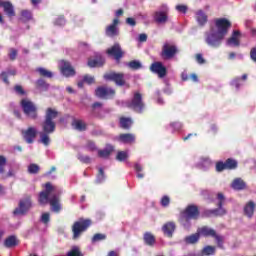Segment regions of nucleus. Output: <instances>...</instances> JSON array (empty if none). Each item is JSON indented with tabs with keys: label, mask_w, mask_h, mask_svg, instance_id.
Listing matches in <instances>:
<instances>
[{
	"label": "nucleus",
	"mask_w": 256,
	"mask_h": 256,
	"mask_svg": "<svg viewBox=\"0 0 256 256\" xmlns=\"http://www.w3.org/2000/svg\"><path fill=\"white\" fill-rule=\"evenodd\" d=\"M138 41L140 43H145L147 41V34H145V33L140 34L138 37Z\"/></svg>",
	"instance_id": "nucleus-62"
},
{
	"label": "nucleus",
	"mask_w": 256,
	"mask_h": 256,
	"mask_svg": "<svg viewBox=\"0 0 256 256\" xmlns=\"http://www.w3.org/2000/svg\"><path fill=\"white\" fill-rule=\"evenodd\" d=\"M152 73H156L160 79H163L167 75V68L163 65L162 62H154L150 66Z\"/></svg>",
	"instance_id": "nucleus-19"
},
{
	"label": "nucleus",
	"mask_w": 256,
	"mask_h": 256,
	"mask_svg": "<svg viewBox=\"0 0 256 256\" xmlns=\"http://www.w3.org/2000/svg\"><path fill=\"white\" fill-rule=\"evenodd\" d=\"M197 231L201 237H212L213 239H215L219 249H224L223 243H225V238H223V236L217 234V231H215V229H213L209 226H202V227L198 228Z\"/></svg>",
	"instance_id": "nucleus-5"
},
{
	"label": "nucleus",
	"mask_w": 256,
	"mask_h": 256,
	"mask_svg": "<svg viewBox=\"0 0 256 256\" xmlns=\"http://www.w3.org/2000/svg\"><path fill=\"white\" fill-rule=\"evenodd\" d=\"M17 75L16 69H7V71H3L0 74V77L6 85H9V76L15 77Z\"/></svg>",
	"instance_id": "nucleus-26"
},
{
	"label": "nucleus",
	"mask_w": 256,
	"mask_h": 256,
	"mask_svg": "<svg viewBox=\"0 0 256 256\" xmlns=\"http://www.w3.org/2000/svg\"><path fill=\"white\" fill-rule=\"evenodd\" d=\"M86 149H88V151H97V145H95L93 141L88 140L86 143Z\"/></svg>",
	"instance_id": "nucleus-53"
},
{
	"label": "nucleus",
	"mask_w": 256,
	"mask_h": 256,
	"mask_svg": "<svg viewBox=\"0 0 256 256\" xmlns=\"http://www.w3.org/2000/svg\"><path fill=\"white\" fill-rule=\"evenodd\" d=\"M223 39H225V36H222L219 32H212L206 35L205 41L209 47L218 49V47H221Z\"/></svg>",
	"instance_id": "nucleus-12"
},
{
	"label": "nucleus",
	"mask_w": 256,
	"mask_h": 256,
	"mask_svg": "<svg viewBox=\"0 0 256 256\" xmlns=\"http://www.w3.org/2000/svg\"><path fill=\"white\" fill-rule=\"evenodd\" d=\"M119 124L121 129L129 130L131 129V125H133V120L127 117H120Z\"/></svg>",
	"instance_id": "nucleus-32"
},
{
	"label": "nucleus",
	"mask_w": 256,
	"mask_h": 256,
	"mask_svg": "<svg viewBox=\"0 0 256 256\" xmlns=\"http://www.w3.org/2000/svg\"><path fill=\"white\" fill-rule=\"evenodd\" d=\"M57 117H59V111L53 108L46 109L44 120L41 123L42 131L39 132V143H42L45 147H49L51 144V138L49 136L53 135L57 129V123H55Z\"/></svg>",
	"instance_id": "nucleus-1"
},
{
	"label": "nucleus",
	"mask_w": 256,
	"mask_h": 256,
	"mask_svg": "<svg viewBox=\"0 0 256 256\" xmlns=\"http://www.w3.org/2000/svg\"><path fill=\"white\" fill-rule=\"evenodd\" d=\"M199 215H201V212L199 211V206L194 204H189L180 213V219L181 221H185L186 223H189V221L191 220L197 221V219H199Z\"/></svg>",
	"instance_id": "nucleus-6"
},
{
	"label": "nucleus",
	"mask_w": 256,
	"mask_h": 256,
	"mask_svg": "<svg viewBox=\"0 0 256 256\" xmlns=\"http://www.w3.org/2000/svg\"><path fill=\"white\" fill-rule=\"evenodd\" d=\"M107 239V235L101 234V233H96L92 237V243H97V241H105Z\"/></svg>",
	"instance_id": "nucleus-45"
},
{
	"label": "nucleus",
	"mask_w": 256,
	"mask_h": 256,
	"mask_svg": "<svg viewBox=\"0 0 256 256\" xmlns=\"http://www.w3.org/2000/svg\"><path fill=\"white\" fill-rule=\"evenodd\" d=\"M196 21H198V24L201 27H203V25H205L208 21L207 14H205V12H203V10H199L196 13Z\"/></svg>",
	"instance_id": "nucleus-33"
},
{
	"label": "nucleus",
	"mask_w": 256,
	"mask_h": 256,
	"mask_svg": "<svg viewBox=\"0 0 256 256\" xmlns=\"http://www.w3.org/2000/svg\"><path fill=\"white\" fill-rule=\"evenodd\" d=\"M169 203H171V198H169V196H163L160 200V205L162 207H169Z\"/></svg>",
	"instance_id": "nucleus-51"
},
{
	"label": "nucleus",
	"mask_w": 256,
	"mask_h": 256,
	"mask_svg": "<svg viewBox=\"0 0 256 256\" xmlns=\"http://www.w3.org/2000/svg\"><path fill=\"white\" fill-rule=\"evenodd\" d=\"M83 79H84V83H87L88 85H93V83H95V78L93 76L86 74L84 75Z\"/></svg>",
	"instance_id": "nucleus-55"
},
{
	"label": "nucleus",
	"mask_w": 256,
	"mask_h": 256,
	"mask_svg": "<svg viewBox=\"0 0 256 256\" xmlns=\"http://www.w3.org/2000/svg\"><path fill=\"white\" fill-rule=\"evenodd\" d=\"M60 71L64 77H73L75 76V68L71 66V63L66 60L60 62Z\"/></svg>",
	"instance_id": "nucleus-18"
},
{
	"label": "nucleus",
	"mask_w": 256,
	"mask_h": 256,
	"mask_svg": "<svg viewBox=\"0 0 256 256\" xmlns=\"http://www.w3.org/2000/svg\"><path fill=\"white\" fill-rule=\"evenodd\" d=\"M93 225L91 219L79 218V220L75 221L72 225V239L77 240L89 227Z\"/></svg>",
	"instance_id": "nucleus-3"
},
{
	"label": "nucleus",
	"mask_w": 256,
	"mask_h": 256,
	"mask_svg": "<svg viewBox=\"0 0 256 256\" xmlns=\"http://www.w3.org/2000/svg\"><path fill=\"white\" fill-rule=\"evenodd\" d=\"M136 139L137 138L135 134H131V133H123L118 136V141L120 143H124L125 145H133Z\"/></svg>",
	"instance_id": "nucleus-23"
},
{
	"label": "nucleus",
	"mask_w": 256,
	"mask_h": 256,
	"mask_svg": "<svg viewBox=\"0 0 256 256\" xmlns=\"http://www.w3.org/2000/svg\"><path fill=\"white\" fill-rule=\"evenodd\" d=\"M128 67L133 71H138V69H141L142 65L141 62L137 60H132L128 63Z\"/></svg>",
	"instance_id": "nucleus-44"
},
{
	"label": "nucleus",
	"mask_w": 256,
	"mask_h": 256,
	"mask_svg": "<svg viewBox=\"0 0 256 256\" xmlns=\"http://www.w3.org/2000/svg\"><path fill=\"white\" fill-rule=\"evenodd\" d=\"M103 181H105V171L103 170V168H99L97 178H96V182L97 183H103Z\"/></svg>",
	"instance_id": "nucleus-46"
},
{
	"label": "nucleus",
	"mask_w": 256,
	"mask_h": 256,
	"mask_svg": "<svg viewBox=\"0 0 256 256\" xmlns=\"http://www.w3.org/2000/svg\"><path fill=\"white\" fill-rule=\"evenodd\" d=\"M96 97L100 99H111L115 97V89L106 86H100L95 90Z\"/></svg>",
	"instance_id": "nucleus-16"
},
{
	"label": "nucleus",
	"mask_w": 256,
	"mask_h": 256,
	"mask_svg": "<svg viewBox=\"0 0 256 256\" xmlns=\"http://www.w3.org/2000/svg\"><path fill=\"white\" fill-rule=\"evenodd\" d=\"M22 137L24 141L28 143V145H31L35 142V139H37V128L30 126L26 130H22Z\"/></svg>",
	"instance_id": "nucleus-15"
},
{
	"label": "nucleus",
	"mask_w": 256,
	"mask_h": 256,
	"mask_svg": "<svg viewBox=\"0 0 256 256\" xmlns=\"http://www.w3.org/2000/svg\"><path fill=\"white\" fill-rule=\"evenodd\" d=\"M127 159H129V154L126 151H118L116 155L117 161L123 162L127 161Z\"/></svg>",
	"instance_id": "nucleus-43"
},
{
	"label": "nucleus",
	"mask_w": 256,
	"mask_h": 256,
	"mask_svg": "<svg viewBox=\"0 0 256 256\" xmlns=\"http://www.w3.org/2000/svg\"><path fill=\"white\" fill-rule=\"evenodd\" d=\"M227 45L230 47H239L241 45V32L239 30H234L232 35L227 40Z\"/></svg>",
	"instance_id": "nucleus-21"
},
{
	"label": "nucleus",
	"mask_w": 256,
	"mask_h": 256,
	"mask_svg": "<svg viewBox=\"0 0 256 256\" xmlns=\"http://www.w3.org/2000/svg\"><path fill=\"white\" fill-rule=\"evenodd\" d=\"M19 243L17 242V237L15 236H9L4 241V246L8 249H11V247H17Z\"/></svg>",
	"instance_id": "nucleus-39"
},
{
	"label": "nucleus",
	"mask_w": 256,
	"mask_h": 256,
	"mask_svg": "<svg viewBox=\"0 0 256 256\" xmlns=\"http://www.w3.org/2000/svg\"><path fill=\"white\" fill-rule=\"evenodd\" d=\"M255 207H256L255 202L249 201L244 206V215H246V217H249L251 219V217H253L255 213Z\"/></svg>",
	"instance_id": "nucleus-30"
},
{
	"label": "nucleus",
	"mask_w": 256,
	"mask_h": 256,
	"mask_svg": "<svg viewBox=\"0 0 256 256\" xmlns=\"http://www.w3.org/2000/svg\"><path fill=\"white\" fill-rule=\"evenodd\" d=\"M103 107V103L101 102H94L92 104V109H101Z\"/></svg>",
	"instance_id": "nucleus-63"
},
{
	"label": "nucleus",
	"mask_w": 256,
	"mask_h": 256,
	"mask_svg": "<svg viewBox=\"0 0 256 256\" xmlns=\"http://www.w3.org/2000/svg\"><path fill=\"white\" fill-rule=\"evenodd\" d=\"M126 23L127 25H130V27H135V25H137V21H135V18H127L126 19Z\"/></svg>",
	"instance_id": "nucleus-58"
},
{
	"label": "nucleus",
	"mask_w": 256,
	"mask_h": 256,
	"mask_svg": "<svg viewBox=\"0 0 256 256\" xmlns=\"http://www.w3.org/2000/svg\"><path fill=\"white\" fill-rule=\"evenodd\" d=\"M175 229H177L175 222H167L162 227V231L164 235H166V237H173V233H175Z\"/></svg>",
	"instance_id": "nucleus-24"
},
{
	"label": "nucleus",
	"mask_w": 256,
	"mask_h": 256,
	"mask_svg": "<svg viewBox=\"0 0 256 256\" xmlns=\"http://www.w3.org/2000/svg\"><path fill=\"white\" fill-rule=\"evenodd\" d=\"M7 165V158L5 156L0 155V173H5L4 166Z\"/></svg>",
	"instance_id": "nucleus-50"
},
{
	"label": "nucleus",
	"mask_w": 256,
	"mask_h": 256,
	"mask_svg": "<svg viewBox=\"0 0 256 256\" xmlns=\"http://www.w3.org/2000/svg\"><path fill=\"white\" fill-rule=\"evenodd\" d=\"M39 171H41V167H39V165H37V164H30L28 166V173L30 175H37V173H39Z\"/></svg>",
	"instance_id": "nucleus-42"
},
{
	"label": "nucleus",
	"mask_w": 256,
	"mask_h": 256,
	"mask_svg": "<svg viewBox=\"0 0 256 256\" xmlns=\"http://www.w3.org/2000/svg\"><path fill=\"white\" fill-rule=\"evenodd\" d=\"M177 53H179V48L177 47V45L171 42H165L162 46L160 57L164 61H169L173 59L177 55Z\"/></svg>",
	"instance_id": "nucleus-7"
},
{
	"label": "nucleus",
	"mask_w": 256,
	"mask_h": 256,
	"mask_svg": "<svg viewBox=\"0 0 256 256\" xmlns=\"http://www.w3.org/2000/svg\"><path fill=\"white\" fill-rule=\"evenodd\" d=\"M144 243L149 247H153L155 245V236L151 234V232H145L144 236Z\"/></svg>",
	"instance_id": "nucleus-37"
},
{
	"label": "nucleus",
	"mask_w": 256,
	"mask_h": 256,
	"mask_svg": "<svg viewBox=\"0 0 256 256\" xmlns=\"http://www.w3.org/2000/svg\"><path fill=\"white\" fill-rule=\"evenodd\" d=\"M105 81H113L117 87H129L127 81H125V74L123 72H108L104 74Z\"/></svg>",
	"instance_id": "nucleus-9"
},
{
	"label": "nucleus",
	"mask_w": 256,
	"mask_h": 256,
	"mask_svg": "<svg viewBox=\"0 0 256 256\" xmlns=\"http://www.w3.org/2000/svg\"><path fill=\"white\" fill-rule=\"evenodd\" d=\"M154 21L158 23L159 25H165L167 21H169V11L167 9L165 10H159L154 13Z\"/></svg>",
	"instance_id": "nucleus-20"
},
{
	"label": "nucleus",
	"mask_w": 256,
	"mask_h": 256,
	"mask_svg": "<svg viewBox=\"0 0 256 256\" xmlns=\"http://www.w3.org/2000/svg\"><path fill=\"white\" fill-rule=\"evenodd\" d=\"M119 25V18H115L113 23L106 27V35L108 37H117L119 35V29L117 26Z\"/></svg>",
	"instance_id": "nucleus-22"
},
{
	"label": "nucleus",
	"mask_w": 256,
	"mask_h": 256,
	"mask_svg": "<svg viewBox=\"0 0 256 256\" xmlns=\"http://www.w3.org/2000/svg\"><path fill=\"white\" fill-rule=\"evenodd\" d=\"M230 85L232 87H235V89H239L241 87V85H243V84H241V78H234L231 81Z\"/></svg>",
	"instance_id": "nucleus-54"
},
{
	"label": "nucleus",
	"mask_w": 256,
	"mask_h": 256,
	"mask_svg": "<svg viewBox=\"0 0 256 256\" xmlns=\"http://www.w3.org/2000/svg\"><path fill=\"white\" fill-rule=\"evenodd\" d=\"M31 207V196H26L25 198L20 200L19 205L17 208L14 209L13 214L19 216L27 215Z\"/></svg>",
	"instance_id": "nucleus-11"
},
{
	"label": "nucleus",
	"mask_w": 256,
	"mask_h": 256,
	"mask_svg": "<svg viewBox=\"0 0 256 256\" xmlns=\"http://www.w3.org/2000/svg\"><path fill=\"white\" fill-rule=\"evenodd\" d=\"M232 189L235 191H243L247 187V184H245V181L241 178H236L233 180L231 184Z\"/></svg>",
	"instance_id": "nucleus-31"
},
{
	"label": "nucleus",
	"mask_w": 256,
	"mask_h": 256,
	"mask_svg": "<svg viewBox=\"0 0 256 256\" xmlns=\"http://www.w3.org/2000/svg\"><path fill=\"white\" fill-rule=\"evenodd\" d=\"M106 53L110 57H113L116 61H121V59H123V55H125V52H123V49H121V45H119V43H116L107 49Z\"/></svg>",
	"instance_id": "nucleus-17"
},
{
	"label": "nucleus",
	"mask_w": 256,
	"mask_h": 256,
	"mask_svg": "<svg viewBox=\"0 0 256 256\" xmlns=\"http://www.w3.org/2000/svg\"><path fill=\"white\" fill-rule=\"evenodd\" d=\"M14 91L17 95H20L21 97L27 95V92H25V89H23V86L19 84L14 86Z\"/></svg>",
	"instance_id": "nucleus-48"
},
{
	"label": "nucleus",
	"mask_w": 256,
	"mask_h": 256,
	"mask_svg": "<svg viewBox=\"0 0 256 256\" xmlns=\"http://www.w3.org/2000/svg\"><path fill=\"white\" fill-rule=\"evenodd\" d=\"M214 25L217 29L216 33L224 37L229 33V29L232 27L231 22L227 18H216L214 20Z\"/></svg>",
	"instance_id": "nucleus-10"
},
{
	"label": "nucleus",
	"mask_w": 256,
	"mask_h": 256,
	"mask_svg": "<svg viewBox=\"0 0 256 256\" xmlns=\"http://www.w3.org/2000/svg\"><path fill=\"white\" fill-rule=\"evenodd\" d=\"M55 25H65V17L59 16L55 21Z\"/></svg>",
	"instance_id": "nucleus-60"
},
{
	"label": "nucleus",
	"mask_w": 256,
	"mask_h": 256,
	"mask_svg": "<svg viewBox=\"0 0 256 256\" xmlns=\"http://www.w3.org/2000/svg\"><path fill=\"white\" fill-rule=\"evenodd\" d=\"M176 9L179 11V13H187V6L185 5H177Z\"/></svg>",
	"instance_id": "nucleus-61"
},
{
	"label": "nucleus",
	"mask_w": 256,
	"mask_h": 256,
	"mask_svg": "<svg viewBox=\"0 0 256 256\" xmlns=\"http://www.w3.org/2000/svg\"><path fill=\"white\" fill-rule=\"evenodd\" d=\"M127 107L135 111V113H143L145 111V103L143 102V95L135 92L133 98L127 103Z\"/></svg>",
	"instance_id": "nucleus-8"
},
{
	"label": "nucleus",
	"mask_w": 256,
	"mask_h": 256,
	"mask_svg": "<svg viewBox=\"0 0 256 256\" xmlns=\"http://www.w3.org/2000/svg\"><path fill=\"white\" fill-rule=\"evenodd\" d=\"M33 18V15L31 14V11L28 10H22L21 11V21H24L26 23L27 21H31Z\"/></svg>",
	"instance_id": "nucleus-41"
},
{
	"label": "nucleus",
	"mask_w": 256,
	"mask_h": 256,
	"mask_svg": "<svg viewBox=\"0 0 256 256\" xmlns=\"http://www.w3.org/2000/svg\"><path fill=\"white\" fill-rule=\"evenodd\" d=\"M35 87L36 89H41V91H49V83L43 78L36 80Z\"/></svg>",
	"instance_id": "nucleus-36"
},
{
	"label": "nucleus",
	"mask_w": 256,
	"mask_h": 256,
	"mask_svg": "<svg viewBox=\"0 0 256 256\" xmlns=\"http://www.w3.org/2000/svg\"><path fill=\"white\" fill-rule=\"evenodd\" d=\"M51 221V215L49 212L43 213L41 216V222L44 223V225H47Z\"/></svg>",
	"instance_id": "nucleus-52"
},
{
	"label": "nucleus",
	"mask_w": 256,
	"mask_h": 256,
	"mask_svg": "<svg viewBox=\"0 0 256 256\" xmlns=\"http://www.w3.org/2000/svg\"><path fill=\"white\" fill-rule=\"evenodd\" d=\"M250 59L254 63H256V48L255 47L250 50Z\"/></svg>",
	"instance_id": "nucleus-59"
},
{
	"label": "nucleus",
	"mask_w": 256,
	"mask_h": 256,
	"mask_svg": "<svg viewBox=\"0 0 256 256\" xmlns=\"http://www.w3.org/2000/svg\"><path fill=\"white\" fill-rule=\"evenodd\" d=\"M113 151H115V148L112 145H107L105 149L98 150V157L101 159H109Z\"/></svg>",
	"instance_id": "nucleus-28"
},
{
	"label": "nucleus",
	"mask_w": 256,
	"mask_h": 256,
	"mask_svg": "<svg viewBox=\"0 0 256 256\" xmlns=\"http://www.w3.org/2000/svg\"><path fill=\"white\" fill-rule=\"evenodd\" d=\"M66 256H84L81 252L79 246H72L71 249L67 252Z\"/></svg>",
	"instance_id": "nucleus-40"
},
{
	"label": "nucleus",
	"mask_w": 256,
	"mask_h": 256,
	"mask_svg": "<svg viewBox=\"0 0 256 256\" xmlns=\"http://www.w3.org/2000/svg\"><path fill=\"white\" fill-rule=\"evenodd\" d=\"M2 7L8 17H15V9L13 8V4H11V2L2 1Z\"/></svg>",
	"instance_id": "nucleus-29"
},
{
	"label": "nucleus",
	"mask_w": 256,
	"mask_h": 256,
	"mask_svg": "<svg viewBox=\"0 0 256 256\" xmlns=\"http://www.w3.org/2000/svg\"><path fill=\"white\" fill-rule=\"evenodd\" d=\"M190 79L194 82L197 83L199 81V77L197 76V74L192 73L190 74Z\"/></svg>",
	"instance_id": "nucleus-64"
},
{
	"label": "nucleus",
	"mask_w": 256,
	"mask_h": 256,
	"mask_svg": "<svg viewBox=\"0 0 256 256\" xmlns=\"http://www.w3.org/2000/svg\"><path fill=\"white\" fill-rule=\"evenodd\" d=\"M105 65V60L102 57L88 60V66L93 67H103Z\"/></svg>",
	"instance_id": "nucleus-34"
},
{
	"label": "nucleus",
	"mask_w": 256,
	"mask_h": 256,
	"mask_svg": "<svg viewBox=\"0 0 256 256\" xmlns=\"http://www.w3.org/2000/svg\"><path fill=\"white\" fill-rule=\"evenodd\" d=\"M20 107L28 119H32V121H37V119H39V108H37V105H35L33 101L22 99L20 101Z\"/></svg>",
	"instance_id": "nucleus-4"
},
{
	"label": "nucleus",
	"mask_w": 256,
	"mask_h": 256,
	"mask_svg": "<svg viewBox=\"0 0 256 256\" xmlns=\"http://www.w3.org/2000/svg\"><path fill=\"white\" fill-rule=\"evenodd\" d=\"M72 127L76 130V131H86L87 130V123L84 120L81 119H74L72 121Z\"/></svg>",
	"instance_id": "nucleus-27"
},
{
	"label": "nucleus",
	"mask_w": 256,
	"mask_h": 256,
	"mask_svg": "<svg viewBox=\"0 0 256 256\" xmlns=\"http://www.w3.org/2000/svg\"><path fill=\"white\" fill-rule=\"evenodd\" d=\"M238 165H239V163L237 162V160H235L233 158H228L225 162L218 161L216 163V171H217V173H221L225 170L233 171V170L237 169Z\"/></svg>",
	"instance_id": "nucleus-13"
},
{
	"label": "nucleus",
	"mask_w": 256,
	"mask_h": 256,
	"mask_svg": "<svg viewBox=\"0 0 256 256\" xmlns=\"http://www.w3.org/2000/svg\"><path fill=\"white\" fill-rule=\"evenodd\" d=\"M36 73H39L40 77H44L45 79H53V72L43 67L37 68Z\"/></svg>",
	"instance_id": "nucleus-38"
},
{
	"label": "nucleus",
	"mask_w": 256,
	"mask_h": 256,
	"mask_svg": "<svg viewBox=\"0 0 256 256\" xmlns=\"http://www.w3.org/2000/svg\"><path fill=\"white\" fill-rule=\"evenodd\" d=\"M8 55L10 61H15V59H17V49L11 48Z\"/></svg>",
	"instance_id": "nucleus-56"
},
{
	"label": "nucleus",
	"mask_w": 256,
	"mask_h": 256,
	"mask_svg": "<svg viewBox=\"0 0 256 256\" xmlns=\"http://www.w3.org/2000/svg\"><path fill=\"white\" fill-rule=\"evenodd\" d=\"M53 191H55V187H53L51 182H47L45 184V190H43L39 193L38 201H39L40 205H47V203H49V201H51V199H49V195H51V193H53Z\"/></svg>",
	"instance_id": "nucleus-14"
},
{
	"label": "nucleus",
	"mask_w": 256,
	"mask_h": 256,
	"mask_svg": "<svg viewBox=\"0 0 256 256\" xmlns=\"http://www.w3.org/2000/svg\"><path fill=\"white\" fill-rule=\"evenodd\" d=\"M49 204L51 206V211H53V213L61 212V203H59V197L57 195H53L50 198Z\"/></svg>",
	"instance_id": "nucleus-25"
},
{
	"label": "nucleus",
	"mask_w": 256,
	"mask_h": 256,
	"mask_svg": "<svg viewBox=\"0 0 256 256\" xmlns=\"http://www.w3.org/2000/svg\"><path fill=\"white\" fill-rule=\"evenodd\" d=\"M196 61L199 65H203L205 63V58H203V54H196Z\"/></svg>",
	"instance_id": "nucleus-57"
},
{
	"label": "nucleus",
	"mask_w": 256,
	"mask_h": 256,
	"mask_svg": "<svg viewBox=\"0 0 256 256\" xmlns=\"http://www.w3.org/2000/svg\"><path fill=\"white\" fill-rule=\"evenodd\" d=\"M134 169L137 172V178L138 179H143V177H145V175L143 173H141V171H143V166H141V164L136 163L134 165Z\"/></svg>",
	"instance_id": "nucleus-47"
},
{
	"label": "nucleus",
	"mask_w": 256,
	"mask_h": 256,
	"mask_svg": "<svg viewBox=\"0 0 256 256\" xmlns=\"http://www.w3.org/2000/svg\"><path fill=\"white\" fill-rule=\"evenodd\" d=\"M77 158L78 160H80L81 163H85L86 165H89V163H91V157L89 156L78 154Z\"/></svg>",
	"instance_id": "nucleus-49"
},
{
	"label": "nucleus",
	"mask_w": 256,
	"mask_h": 256,
	"mask_svg": "<svg viewBox=\"0 0 256 256\" xmlns=\"http://www.w3.org/2000/svg\"><path fill=\"white\" fill-rule=\"evenodd\" d=\"M217 200L218 204L215 209H206L202 212V217H223V215H227V210L223 208V205H225V195L223 193L219 192L217 194Z\"/></svg>",
	"instance_id": "nucleus-2"
},
{
	"label": "nucleus",
	"mask_w": 256,
	"mask_h": 256,
	"mask_svg": "<svg viewBox=\"0 0 256 256\" xmlns=\"http://www.w3.org/2000/svg\"><path fill=\"white\" fill-rule=\"evenodd\" d=\"M200 237L201 236H200L199 232L197 231V233H195V234L186 236L185 243H187V245H195V243L199 242Z\"/></svg>",
	"instance_id": "nucleus-35"
}]
</instances>
